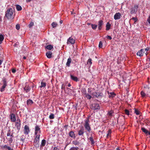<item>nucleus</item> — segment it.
I'll return each instance as SVG.
<instances>
[{"label":"nucleus","instance_id":"1","mask_svg":"<svg viewBox=\"0 0 150 150\" xmlns=\"http://www.w3.org/2000/svg\"><path fill=\"white\" fill-rule=\"evenodd\" d=\"M84 127L85 129L88 132H90L91 129L90 125V120L89 117L86 118L84 120Z\"/></svg>","mask_w":150,"mask_h":150},{"label":"nucleus","instance_id":"2","mask_svg":"<svg viewBox=\"0 0 150 150\" xmlns=\"http://www.w3.org/2000/svg\"><path fill=\"white\" fill-rule=\"evenodd\" d=\"M13 11L12 8H9L5 12V16L9 20L13 19Z\"/></svg>","mask_w":150,"mask_h":150},{"label":"nucleus","instance_id":"3","mask_svg":"<svg viewBox=\"0 0 150 150\" xmlns=\"http://www.w3.org/2000/svg\"><path fill=\"white\" fill-rule=\"evenodd\" d=\"M2 82L3 85L1 89V92H3L5 88L7 86V82L6 79L4 78L3 79Z\"/></svg>","mask_w":150,"mask_h":150},{"label":"nucleus","instance_id":"4","mask_svg":"<svg viewBox=\"0 0 150 150\" xmlns=\"http://www.w3.org/2000/svg\"><path fill=\"white\" fill-rule=\"evenodd\" d=\"M84 133V129L83 126L80 127V129L78 131V134L79 136H83Z\"/></svg>","mask_w":150,"mask_h":150},{"label":"nucleus","instance_id":"5","mask_svg":"<svg viewBox=\"0 0 150 150\" xmlns=\"http://www.w3.org/2000/svg\"><path fill=\"white\" fill-rule=\"evenodd\" d=\"M91 108L92 109L97 110L100 109V107L99 104L98 103H93L91 106Z\"/></svg>","mask_w":150,"mask_h":150},{"label":"nucleus","instance_id":"6","mask_svg":"<svg viewBox=\"0 0 150 150\" xmlns=\"http://www.w3.org/2000/svg\"><path fill=\"white\" fill-rule=\"evenodd\" d=\"M30 132L29 127L27 125H25L24 128V134H28Z\"/></svg>","mask_w":150,"mask_h":150},{"label":"nucleus","instance_id":"7","mask_svg":"<svg viewBox=\"0 0 150 150\" xmlns=\"http://www.w3.org/2000/svg\"><path fill=\"white\" fill-rule=\"evenodd\" d=\"M75 42V40L72 37H71L68 39L67 41V44H74Z\"/></svg>","mask_w":150,"mask_h":150},{"label":"nucleus","instance_id":"8","mask_svg":"<svg viewBox=\"0 0 150 150\" xmlns=\"http://www.w3.org/2000/svg\"><path fill=\"white\" fill-rule=\"evenodd\" d=\"M141 130L145 134L146 136L150 135V132L144 127L141 128Z\"/></svg>","mask_w":150,"mask_h":150},{"label":"nucleus","instance_id":"9","mask_svg":"<svg viewBox=\"0 0 150 150\" xmlns=\"http://www.w3.org/2000/svg\"><path fill=\"white\" fill-rule=\"evenodd\" d=\"M20 122L21 120L20 119H19L18 120H17V122L16 123V125L15 126L16 127L17 129L18 130H19L21 128V124H20Z\"/></svg>","mask_w":150,"mask_h":150},{"label":"nucleus","instance_id":"10","mask_svg":"<svg viewBox=\"0 0 150 150\" xmlns=\"http://www.w3.org/2000/svg\"><path fill=\"white\" fill-rule=\"evenodd\" d=\"M19 45V43L17 42H16L14 45V50L15 52H17L18 50H19L18 47Z\"/></svg>","mask_w":150,"mask_h":150},{"label":"nucleus","instance_id":"11","mask_svg":"<svg viewBox=\"0 0 150 150\" xmlns=\"http://www.w3.org/2000/svg\"><path fill=\"white\" fill-rule=\"evenodd\" d=\"M103 21L102 20H100L98 22V26L99 30H101L102 28V25H103Z\"/></svg>","mask_w":150,"mask_h":150},{"label":"nucleus","instance_id":"12","mask_svg":"<svg viewBox=\"0 0 150 150\" xmlns=\"http://www.w3.org/2000/svg\"><path fill=\"white\" fill-rule=\"evenodd\" d=\"M121 16V14L119 12L116 13L114 16V18L115 20L120 19Z\"/></svg>","mask_w":150,"mask_h":150},{"label":"nucleus","instance_id":"13","mask_svg":"<svg viewBox=\"0 0 150 150\" xmlns=\"http://www.w3.org/2000/svg\"><path fill=\"white\" fill-rule=\"evenodd\" d=\"M101 93L98 92H95L93 93L92 95L93 96L96 97L100 98L101 96Z\"/></svg>","mask_w":150,"mask_h":150},{"label":"nucleus","instance_id":"14","mask_svg":"<svg viewBox=\"0 0 150 150\" xmlns=\"http://www.w3.org/2000/svg\"><path fill=\"white\" fill-rule=\"evenodd\" d=\"M11 119L12 122H15L16 120V118L15 115L12 113L10 115Z\"/></svg>","mask_w":150,"mask_h":150},{"label":"nucleus","instance_id":"15","mask_svg":"<svg viewBox=\"0 0 150 150\" xmlns=\"http://www.w3.org/2000/svg\"><path fill=\"white\" fill-rule=\"evenodd\" d=\"M71 61V59L70 57H69L68 58L66 64V65L67 67H69L70 66Z\"/></svg>","mask_w":150,"mask_h":150},{"label":"nucleus","instance_id":"16","mask_svg":"<svg viewBox=\"0 0 150 150\" xmlns=\"http://www.w3.org/2000/svg\"><path fill=\"white\" fill-rule=\"evenodd\" d=\"M69 135L71 137L73 138H75V134L73 131H70L69 133Z\"/></svg>","mask_w":150,"mask_h":150},{"label":"nucleus","instance_id":"17","mask_svg":"<svg viewBox=\"0 0 150 150\" xmlns=\"http://www.w3.org/2000/svg\"><path fill=\"white\" fill-rule=\"evenodd\" d=\"M70 78L71 79L74 81L77 82L78 81V79L77 77L74 76L73 75H70Z\"/></svg>","mask_w":150,"mask_h":150},{"label":"nucleus","instance_id":"18","mask_svg":"<svg viewBox=\"0 0 150 150\" xmlns=\"http://www.w3.org/2000/svg\"><path fill=\"white\" fill-rule=\"evenodd\" d=\"M30 87L27 85H26L23 88L24 90L26 91V93L29 92L30 90Z\"/></svg>","mask_w":150,"mask_h":150},{"label":"nucleus","instance_id":"19","mask_svg":"<svg viewBox=\"0 0 150 150\" xmlns=\"http://www.w3.org/2000/svg\"><path fill=\"white\" fill-rule=\"evenodd\" d=\"M137 8L135 7L131 8L130 9V13L131 14L135 13L136 11H137Z\"/></svg>","mask_w":150,"mask_h":150},{"label":"nucleus","instance_id":"20","mask_svg":"<svg viewBox=\"0 0 150 150\" xmlns=\"http://www.w3.org/2000/svg\"><path fill=\"white\" fill-rule=\"evenodd\" d=\"M108 93L109 95L108 97L110 98H113L116 96V94L114 92L109 93V91H108Z\"/></svg>","mask_w":150,"mask_h":150},{"label":"nucleus","instance_id":"21","mask_svg":"<svg viewBox=\"0 0 150 150\" xmlns=\"http://www.w3.org/2000/svg\"><path fill=\"white\" fill-rule=\"evenodd\" d=\"M52 53L51 52L49 51L47 52L46 53V55L47 58H50L52 57Z\"/></svg>","mask_w":150,"mask_h":150},{"label":"nucleus","instance_id":"22","mask_svg":"<svg viewBox=\"0 0 150 150\" xmlns=\"http://www.w3.org/2000/svg\"><path fill=\"white\" fill-rule=\"evenodd\" d=\"M46 144V141L45 139H42V141L40 147H42L45 146Z\"/></svg>","mask_w":150,"mask_h":150},{"label":"nucleus","instance_id":"23","mask_svg":"<svg viewBox=\"0 0 150 150\" xmlns=\"http://www.w3.org/2000/svg\"><path fill=\"white\" fill-rule=\"evenodd\" d=\"M27 104L28 105H31L33 103V102L31 100L29 99L27 101Z\"/></svg>","mask_w":150,"mask_h":150},{"label":"nucleus","instance_id":"24","mask_svg":"<svg viewBox=\"0 0 150 150\" xmlns=\"http://www.w3.org/2000/svg\"><path fill=\"white\" fill-rule=\"evenodd\" d=\"M40 136V134H39L38 135H37L36 136L34 141L39 142Z\"/></svg>","mask_w":150,"mask_h":150},{"label":"nucleus","instance_id":"25","mask_svg":"<svg viewBox=\"0 0 150 150\" xmlns=\"http://www.w3.org/2000/svg\"><path fill=\"white\" fill-rule=\"evenodd\" d=\"M111 26V24L109 22L107 23L106 25V30H108L110 29Z\"/></svg>","mask_w":150,"mask_h":150},{"label":"nucleus","instance_id":"26","mask_svg":"<svg viewBox=\"0 0 150 150\" xmlns=\"http://www.w3.org/2000/svg\"><path fill=\"white\" fill-rule=\"evenodd\" d=\"M88 139H89L91 141V145H93L94 144V142L92 135H91V137L88 138Z\"/></svg>","mask_w":150,"mask_h":150},{"label":"nucleus","instance_id":"27","mask_svg":"<svg viewBox=\"0 0 150 150\" xmlns=\"http://www.w3.org/2000/svg\"><path fill=\"white\" fill-rule=\"evenodd\" d=\"M34 146L37 148H38L39 147V142H34Z\"/></svg>","mask_w":150,"mask_h":150},{"label":"nucleus","instance_id":"28","mask_svg":"<svg viewBox=\"0 0 150 150\" xmlns=\"http://www.w3.org/2000/svg\"><path fill=\"white\" fill-rule=\"evenodd\" d=\"M35 131H37V132H38L39 133H40V132H41L40 129V127H39V126L36 125L35 127Z\"/></svg>","mask_w":150,"mask_h":150},{"label":"nucleus","instance_id":"29","mask_svg":"<svg viewBox=\"0 0 150 150\" xmlns=\"http://www.w3.org/2000/svg\"><path fill=\"white\" fill-rule=\"evenodd\" d=\"M91 61L92 59L91 58L89 59L87 61V64L89 66V67H90L92 63Z\"/></svg>","mask_w":150,"mask_h":150},{"label":"nucleus","instance_id":"30","mask_svg":"<svg viewBox=\"0 0 150 150\" xmlns=\"http://www.w3.org/2000/svg\"><path fill=\"white\" fill-rule=\"evenodd\" d=\"M107 138H108L110 136L111 134V129H109L108 131H107Z\"/></svg>","mask_w":150,"mask_h":150},{"label":"nucleus","instance_id":"31","mask_svg":"<svg viewBox=\"0 0 150 150\" xmlns=\"http://www.w3.org/2000/svg\"><path fill=\"white\" fill-rule=\"evenodd\" d=\"M45 48L48 50H51L53 48V47L51 45H49L46 46Z\"/></svg>","mask_w":150,"mask_h":150},{"label":"nucleus","instance_id":"32","mask_svg":"<svg viewBox=\"0 0 150 150\" xmlns=\"http://www.w3.org/2000/svg\"><path fill=\"white\" fill-rule=\"evenodd\" d=\"M25 137L24 135H22L20 138V141L22 142L23 143L24 142Z\"/></svg>","mask_w":150,"mask_h":150},{"label":"nucleus","instance_id":"33","mask_svg":"<svg viewBox=\"0 0 150 150\" xmlns=\"http://www.w3.org/2000/svg\"><path fill=\"white\" fill-rule=\"evenodd\" d=\"M16 8L18 11H21L22 9V7L19 5H16Z\"/></svg>","mask_w":150,"mask_h":150},{"label":"nucleus","instance_id":"34","mask_svg":"<svg viewBox=\"0 0 150 150\" xmlns=\"http://www.w3.org/2000/svg\"><path fill=\"white\" fill-rule=\"evenodd\" d=\"M134 113H135L137 115H139L140 113V111L137 108H134Z\"/></svg>","mask_w":150,"mask_h":150},{"label":"nucleus","instance_id":"35","mask_svg":"<svg viewBox=\"0 0 150 150\" xmlns=\"http://www.w3.org/2000/svg\"><path fill=\"white\" fill-rule=\"evenodd\" d=\"M46 86V83L45 82H41V86L40 87L42 88V87H45Z\"/></svg>","mask_w":150,"mask_h":150},{"label":"nucleus","instance_id":"36","mask_svg":"<svg viewBox=\"0 0 150 150\" xmlns=\"http://www.w3.org/2000/svg\"><path fill=\"white\" fill-rule=\"evenodd\" d=\"M4 37L2 35H0V44H1L4 39Z\"/></svg>","mask_w":150,"mask_h":150},{"label":"nucleus","instance_id":"37","mask_svg":"<svg viewBox=\"0 0 150 150\" xmlns=\"http://www.w3.org/2000/svg\"><path fill=\"white\" fill-rule=\"evenodd\" d=\"M91 26L92 27V28L93 30H95L96 29L97 25L95 24H91Z\"/></svg>","mask_w":150,"mask_h":150},{"label":"nucleus","instance_id":"38","mask_svg":"<svg viewBox=\"0 0 150 150\" xmlns=\"http://www.w3.org/2000/svg\"><path fill=\"white\" fill-rule=\"evenodd\" d=\"M54 115L53 113H51L49 116V118L50 119H52L54 118Z\"/></svg>","mask_w":150,"mask_h":150},{"label":"nucleus","instance_id":"39","mask_svg":"<svg viewBox=\"0 0 150 150\" xmlns=\"http://www.w3.org/2000/svg\"><path fill=\"white\" fill-rule=\"evenodd\" d=\"M146 93L143 91H141V97H146Z\"/></svg>","mask_w":150,"mask_h":150},{"label":"nucleus","instance_id":"40","mask_svg":"<svg viewBox=\"0 0 150 150\" xmlns=\"http://www.w3.org/2000/svg\"><path fill=\"white\" fill-rule=\"evenodd\" d=\"M85 96L88 99H90L91 98V96L88 93L85 95Z\"/></svg>","mask_w":150,"mask_h":150},{"label":"nucleus","instance_id":"41","mask_svg":"<svg viewBox=\"0 0 150 150\" xmlns=\"http://www.w3.org/2000/svg\"><path fill=\"white\" fill-rule=\"evenodd\" d=\"M57 24L55 22H53L52 24V25L53 28H55L57 26Z\"/></svg>","mask_w":150,"mask_h":150},{"label":"nucleus","instance_id":"42","mask_svg":"<svg viewBox=\"0 0 150 150\" xmlns=\"http://www.w3.org/2000/svg\"><path fill=\"white\" fill-rule=\"evenodd\" d=\"M103 46V43L101 41H100L98 45V47L100 48H101Z\"/></svg>","mask_w":150,"mask_h":150},{"label":"nucleus","instance_id":"43","mask_svg":"<svg viewBox=\"0 0 150 150\" xmlns=\"http://www.w3.org/2000/svg\"><path fill=\"white\" fill-rule=\"evenodd\" d=\"M113 113V111H110L108 112V115L111 116L112 115V114Z\"/></svg>","mask_w":150,"mask_h":150},{"label":"nucleus","instance_id":"44","mask_svg":"<svg viewBox=\"0 0 150 150\" xmlns=\"http://www.w3.org/2000/svg\"><path fill=\"white\" fill-rule=\"evenodd\" d=\"M73 144L75 145H78L79 144V142L77 141H74L73 142Z\"/></svg>","mask_w":150,"mask_h":150},{"label":"nucleus","instance_id":"45","mask_svg":"<svg viewBox=\"0 0 150 150\" xmlns=\"http://www.w3.org/2000/svg\"><path fill=\"white\" fill-rule=\"evenodd\" d=\"M34 25V23L33 22H31L28 25L29 28L31 27Z\"/></svg>","mask_w":150,"mask_h":150},{"label":"nucleus","instance_id":"46","mask_svg":"<svg viewBox=\"0 0 150 150\" xmlns=\"http://www.w3.org/2000/svg\"><path fill=\"white\" fill-rule=\"evenodd\" d=\"M78 147L76 148L74 147H72L69 150H78Z\"/></svg>","mask_w":150,"mask_h":150},{"label":"nucleus","instance_id":"47","mask_svg":"<svg viewBox=\"0 0 150 150\" xmlns=\"http://www.w3.org/2000/svg\"><path fill=\"white\" fill-rule=\"evenodd\" d=\"M16 29H17V30H18L20 28V25L19 24H17L16 26Z\"/></svg>","mask_w":150,"mask_h":150},{"label":"nucleus","instance_id":"48","mask_svg":"<svg viewBox=\"0 0 150 150\" xmlns=\"http://www.w3.org/2000/svg\"><path fill=\"white\" fill-rule=\"evenodd\" d=\"M125 113L126 115H129V111L127 109L125 110Z\"/></svg>","mask_w":150,"mask_h":150},{"label":"nucleus","instance_id":"49","mask_svg":"<svg viewBox=\"0 0 150 150\" xmlns=\"http://www.w3.org/2000/svg\"><path fill=\"white\" fill-rule=\"evenodd\" d=\"M10 133H11L10 130H8V132L7 134V136H9L10 135Z\"/></svg>","mask_w":150,"mask_h":150},{"label":"nucleus","instance_id":"50","mask_svg":"<svg viewBox=\"0 0 150 150\" xmlns=\"http://www.w3.org/2000/svg\"><path fill=\"white\" fill-rule=\"evenodd\" d=\"M13 139L12 137H11L9 138V143L11 144L12 142Z\"/></svg>","mask_w":150,"mask_h":150},{"label":"nucleus","instance_id":"51","mask_svg":"<svg viewBox=\"0 0 150 150\" xmlns=\"http://www.w3.org/2000/svg\"><path fill=\"white\" fill-rule=\"evenodd\" d=\"M144 88H146L149 89V87L147 85H144Z\"/></svg>","mask_w":150,"mask_h":150},{"label":"nucleus","instance_id":"52","mask_svg":"<svg viewBox=\"0 0 150 150\" xmlns=\"http://www.w3.org/2000/svg\"><path fill=\"white\" fill-rule=\"evenodd\" d=\"M141 50L139 51L137 53V56H139L140 57L141 56Z\"/></svg>","mask_w":150,"mask_h":150},{"label":"nucleus","instance_id":"53","mask_svg":"<svg viewBox=\"0 0 150 150\" xmlns=\"http://www.w3.org/2000/svg\"><path fill=\"white\" fill-rule=\"evenodd\" d=\"M106 38L109 40H111L112 39V37L108 35L106 37Z\"/></svg>","mask_w":150,"mask_h":150},{"label":"nucleus","instance_id":"54","mask_svg":"<svg viewBox=\"0 0 150 150\" xmlns=\"http://www.w3.org/2000/svg\"><path fill=\"white\" fill-rule=\"evenodd\" d=\"M82 93L83 95L84 96H85L86 95L87 93H86V91H83V92H82Z\"/></svg>","mask_w":150,"mask_h":150},{"label":"nucleus","instance_id":"55","mask_svg":"<svg viewBox=\"0 0 150 150\" xmlns=\"http://www.w3.org/2000/svg\"><path fill=\"white\" fill-rule=\"evenodd\" d=\"M61 88L62 90H64L65 88V86L63 84L62 85Z\"/></svg>","mask_w":150,"mask_h":150},{"label":"nucleus","instance_id":"56","mask_svg":"<svg viewBox=\"0 0 150 150\" xmlns=\"http://www.w3.org/2000/svg\"><path fill=\"white\" fill-rule=\"evenodd\" d=\"M53 150H60V149L57 147H55L54 148Z\"/></svg>","mask_w":150,"mask_h":150},{"label":"nucleus","instance_id":"57","mask_svg":"<svg viewBox=\"0 0 150 150\" xmlns=\"http://www.w3.org/2000/svg\"><path fill=\"white\" fill-rule=\"evenodd\" d=\"M9 146H7V145H6L3 146V148H4V149H7Z\"/></svg>","mask_w":150,"mask_h":150},{"label":"nucleus","instance_id":"58","mask_svg":"<svg viewBox=\"0 0 150 150\" xmlns=\"http://www.w3.org/2000/svg\"><path fill=\"white\" fill-rule=\"evenodd\" d=\"M11 71L12 72H13V73H15L16 72V70L15 69H12Z\"/></svg>","mask_w":150,"mask_h":150},{"label":"nucleus","instance_id":"59","mask_svg":"<svg viewBox=\"0 0 150 150\" xmlns=\"http://www.w3.org/2000/svg\"><path fill=\"white\" fill-rule=\"evenodd\" d=\"M132 19H133V20H134V21H135V22H136L137 21V18H132Z\"/></svg>","mask_w":150,"mask_h":150},{"label":"nucleus","instance_id":"60","mask_svg":"<svg viewBox=\"0 0 150 150\" xmlns=\"http://www.w3.org/2000/svg\"><path fill=\"white\" fill-rule=\"evenodd\" d=\"M7 149L8 150H13V149L11 148L10 146H9Z\"/></svg>","mask_w":150,"mask_h":150},{"label":"nucleus","instance_id":"61","mask_svg":"<svg viewBox=\"0 0 150 150\" xmlns=\"http://www.w3.org/2000/svg\"><path fill=\"white\" fill-rule=\"evenodd\" d=\"M86 91V89L85 88H83L82 89L81 92L82 93L83 92V91Z\"/></svg>","mask_w":150,"mask_h":150},{"label":"nucleus","instance_id":"62","mask_svg":"<svg viewBox=\"0 0 150 150\" xmlns=\"http://www.w3.org/2000/svg\"><path fill=\"white\" fill-rule=\"evenodd\" d=\"M1 57L0 58V65H1V64H2V62H3V61L1 59Z\"/></svg>","mask_w":150,"mask_h":150},{"label":"nucleus","instance_id":"63","mask_svg":"<svg viewBox=\"0 0 150 150\" xmlns=\"http://www.w3.org/2000/svg\"><path fill=\"white\" fill-rule=\"evenodd\" d=\"M150 50V46L148 47H147L146 49V50Z\"/></svg>","mask_w":150,"mask_h":150},{"label":"nucleus","instance_id":"64","mask_svg":"<svg viewBox=\"0 0 150 150\" xmlns=\"http://www.w3.org/2000/svg\"><path fill=\"white\" fill-rule=\"evenodd\" d=\"M148 21L149 23L150 24V16L149 17L148 19Z\"/></svg>","mask_w":150,"mask_h":150}]
</instances>
